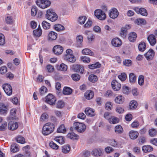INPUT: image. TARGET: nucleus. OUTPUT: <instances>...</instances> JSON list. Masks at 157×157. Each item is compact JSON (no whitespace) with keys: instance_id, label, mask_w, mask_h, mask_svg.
Here are the masks:
<instances>
[{"instance_id":"f257e3e1","label":"nucleus","mask_w":157,"mask_h":157,"mask_svg":"<svg viewBox=\"0 0 157 157\" xmlns=\"http://www.w3.org/2000/svg\"><path fill=\"white\" fill-rule=\"evenodd\" d=\"M54 124L51 123H47L43 126L42 133L44 135H48L52 133L54 130Z\"/></svg>"},{"instance_id":"f03ea898","label":"nucleus","mask_w":157,"mask_h":157,"mask_svg":"<svg viewBox=\"0 0 157 157\" xmlns=\"http://www.w3.org/2000/svg\"><path fill=\"white\" fill-rule=\"evenodd\" d=\"M45 17L52 22H54L57 19L58 17L53 9H49L46 11Z\"/></svg>"},{"instance_id":"7ed1b4c3","label":"nucleus","mask_w":157,"mask_h":157,"mask_svg":"<svg viewBox=\"0 0 157 157\" xmlns=\"http://www.w3.org/2000/svg\"><path fill=\"white\" fill-rule=\"evenodd\" d=\"M73 127L75 130L80 133L84 132L86 128V126L84 124L78 122L74 123Z\"/></svg>"},{"instance_id":"20e7f679","label":"nucleus","mask_w":157,"mask_h":157,"mask_svg":"<svg viewBox=\"0 0 157 157\" xmlns=\"http://www.w3.org/2000/svg\"><path fill=\"white\" fill-rule=\"evenodd\" d=\"M36 3L38 7L43 9L48 7L51 3L50 1H36Z\"/></svg>"},{"instance_id":"39448f33","label":"nucleus","mask_w":157,"mask_h":157,"mask_svg":"<svg viewBox=\"0 0 157 157\" xmlns=\"http://www.w3.org/2000/svg\"><path fill=\"white\" fill-rule=\"evenodd\" d=\"M56 101L55 97L51 94H49L46 97L45 102L50 105H55Z\"/></svg>"},{"instance_id":"423d86ee","label":"nucleus","mask_w":157,"mask_h":157,"mask_svg":"<svg viewBox=\"0 0 157 157\" xmlns=\"http://www.w3.org/2000/svg\"><path fill=\"white\" fill-rule=\"evenodd\" d=\"M94 15L99 20H103L106 18V15L105 12L99 9L96 10L94 11Z\"/></svg>"},{"instance_id":"0eeeda50","label":"nucleus","mask_w":157,"mask_h":157,"mask_svg":"<svg viewBox=\"0 0 157 157\" xmlns=\"http://www.w3.org/2000/svg\"><path fill=\"white\" fill-rule=\"evenodd\" d=\"M118 15V11L115 8H113L109 11V15L111 18L114 19L117 18Z\"/></svg>"},{"instance_id":"6e6552de","label":"nucleus","mask_w":157,"mask_h":157,"mask_svg":"<svg viewBox=\"0 0 157 157\" xmlns=\"http://www.w3.org/2000/svg\"><path fill=\"white\" fill-rule=\"evenodd\" d=\"M2 88L6 94L8 95H11L12 93L11 86L9 84L5 83L2 86Z\"/></svg>"},{"instance_id":"1a4fd4ad","label":"nucleus","mask_w":157,"mask_h":157,"mask_svg":"<svg viewBox=\"0 0 157 157\" xmlns=\"http://www.w3.org/2000/svg\"><path fill=\"white\" fill-rule=\"evenodd\" d=\"M134 10L138 14H140L144 16H146L147 15V10L144 8L135 7Z\"/></svg>"},{"instance_id":"9d476101","label":"nucleus","mask_w":157,"mask_h":157,"mask_svg":"<svg viewBox=\"0 0 157 157\" xmlns=\"http://www.w3.org/2000/svg\"><path fill=\"white\" fill-rule=\"evenodd\" d=\"M155 52L152 49H150L144 54V56L147 60H152L154 56Z\"/></svg>"},{"instance_id":"9b49d317","label":"nucleus","mask_w":157,"mask_h":157,"mask_svg":"<svg viewBox=\"0 0 157 157\" xmlns=\"http://www.w3.org/2000/svg\"><path fill=\"white\" fill-rule=\"evenodd\" d=\"M8 110V106L4 103L0 102V114L5 115L7 113Z\"/></svg>"},{"instance_id":"f8f14e48","label":"nucleus","mask_w":157,"mask_h":157,"mask_svg":"<svg viewBox=\"0 0 157 157\" xmlns=\"http://www.w3.org/2000/svg\"><path fill=\"white\" fill-rule=\"evenodd\" d=\"M53 51L56 55H58L62 53L63 51V48L60 45H56L54 46Z\"/></svg>"},{"instance_id":"ddd939ff","label":"nucleus","mask_w":157,"mask_h":157,"mask_svg":"<svg viewBox=\"0 0 157 157\" xmlns=\"http://www.w3.org/2000/svg\"><path fill=\"white\" fill-rule=\"evenodd\" d=\"M73 69L75 72H79L81 74H83L84 71L83 67L81 65H74L73 67Z\"/></svg>"},{"instance_id":"4468645a","label":"nucleus","mask_w":157,"mask_h":157,"mask_svg":"<svg viewBox=\"0 0 157 157\" xmlns=\"http://www.w3.org/2000/svg\"><path fill=\"white\" fill-rule=\"evenodd\" d=\"M111 85L113 89L115 91L119 90L121 86V84L119 83L116 80H113L112 82Z\"/></svg>"},{"instance_id":"2eb2a0df","label":"nucleus","mask_w":157,"mask_h":157,"mask_svg":"<svg viewBox=\"0 0 157 157\" xmlns=\"http://www.w3.org/2000/svg\"><path fill=\"white\" fill-rule=\"evenodd\" d=\"M147 40L151 46L154 45L156 43L155 36L153 34L150 35L147 37Z\"/></svg>"},{"instance_id":"dca6fc26","label":"nucleus","mask_w":157,"mask_h":157,"mask_svg":"<svg viewBox=\"0 0 157 157\" xmlns=\"http://www.w3.org/2000/svg\"><path fill=\"white\" fill-rule=\"evenodd\" d=\"M86 114L89 117H94L95 115L94 110L93 109L88 107L86 108L85 110Z\"/></svg>"},{"instance_id":"f3484780","label":"nucleus","mask_w":157,"mask_h":157,"mask_svg":"<svg viewBox=\"0 0 157 157\" xmlns=\"http://www.w3.org/2000/svg\"><path fill=\"white\" fill-rule=\"evenodd\" d=\"M129 26L128 25H126L124 27L121 29L120 34L122 38H124L126 37L127 30L129 29Z\"/></svg>"},{"instance_id":"a211bd4d","label":"nucleus","mask_w":157,"mask_h":157,"mask_svg":"<svg viewBox=\"0 0 157 157\" xmlns=\"http://www.w3.org/2000/svg\"><path fill=\"white\" fill-rule=\"evenodd\" d=\"M57 37V33L54 31H51L48 34V39L50 41L55 40Z\"/></svg>"},{"instance_id":"6ab92c4d","label":"nucleus","mask_w":157,"mask_h":157,"mask_svg":"<svg viewBox=\"0 0 157 157\" xmlns=\"http://www.w3.org/2000/svg\"><path fill=\"white\" fill-rule=\"evenodd\" d=\"M18 127V124L17 123L14 121H11L8 124L9 129L14 130L17 129Z\"/></svg>"},{"instance_id":"aec40b11","label":"nucleus","mask_w":157,"mask_h":157,"mask_svg":"<svg viewBox=\"0 0 157 157\" xmlns=\"http://www.w3.org/2000/svg\"><path fill=\"white\" fill-rule=\"evenodd\" d=\"M111 44L113 46L115 47H118L121 44V42L119 38H115L112 39Z\"/></svg>"},{"instance_id":"412c9836","label":"nucleus","mask_w":157,"mask_h":157,"mask_svg":"<svg viewBox=\"0 0 157 157\" xmlns=\"http://www.w3.org/2000/svg\"><path fill=\"white\" fill-rule=\"evenodd\" d=\"M77 43L76 46L78 48H81L82 46V42L83 41V37L82 35H78L76 38Z\"/></svg>"},{"instance_id":"4be33fe9","label":"nucleus","mask_w":157,"mask_h":157,"mask_svg":"<svg viewBox=\"0 0 157 157\" xmlns=\"http://www.w3.org/2000/svg\"><path fill=\"white\" fill-rule=\"evenodd\" d=\"M136 34L135 32H131L128 34V39L131 42H134L136 40Z\"/></svg>"},{"instance_id":"5701e85b","label":"nucleus","mask_w":157,"mask_h":157,"mask_svg":"<svg viewBox=\"0 0 157 157\" xmlns=\"http://www.w3.org/2000/svg\"><path fill=\"white\" fill-rule=\"evenodd\" d=\"M103 150L100 149H97L94 150L92 152V154L96 156H100L102 155L103 153Z\"/></svg>"},{"instance_id":"b1692460","label":"nucleus","mask_w":157,"mask_h":157,"mask_svg":"<svg viewBox=\"0 0 157 157\" xmlns=\"http://www.w3.org/2000/svg\"><path fill=\"white\" fill-rule=\"evenodd\" d=\"M139 133L137 131L132 130L129 132V136L131 139L135 140L138 136Z\"/></svg>"},{"instance_id":"393cba45","label":"nucleus","mask_w":157,"mask_h":157,"mask_svg":"<svg viewBox=\"0 0 157 157\" xmlns=\"http://www.w3.org/2000/svg\"><path fill=\"white\" fill-rule=\"evenodd\" d=\"M85 98L88 100L92 99L94 96L93 92L90 90H87L84 94Z\"/></svg>"},{"instance_id":"a878e982","label":"nucleus","mask_w":157,"mask_h":157,"mask_svg":"<svg viewBox=\"0 0 157 157\" xmlns=\"http://www.w3.org/2000/svg\"><path fill=\"white\" fill-rule=\"evenodd\" d=\"M33 33L34 36L36 37H40L41 36L42 33V31L40 25H39L37 29L34 30L33 31Z\"/></svg>"},{"instance_id":"bb28decb","label":"nucleus","mask_w":157,"mask_h":157,"mask_svg":"<svg viewBox=\"0 0 157 157\" xmlns=\"http://www.w3.org/2000/svg\"><path fill=\"white\" fill-rule=\"evenodd\" d=\"M115 102L117 104H122L124 101V98L121 95L116 97L115 99Z\"/></svg>"},{"instance_id":"cd10ccee","label":"nucleus","mask_w":157,"mask_h":157,"mask_svg":"<svg viewBox=\"0 0 157 157\" xmlns=\"http://www.w3.org/2000/svg\"><path fill=\"white\" fill-rule=\"evenodd\" d=\"M142 149L143 151L145 153L149 152L152 151L153 148L150 145H147L142 147Z\"/></svg>"},{"instance_id":"c85d7f7f","label":"nucleus","mask_w":157,"mask_h":157,"mask_svg":"<svg viewBox=\"0 0 157 157\" xmlns=\"http://www.w3.org/2000/svg\"><path fill=\"white\" fill-rule=\"evenodd\" d=\"M68 138L73 140H77L78 138V136L73 132L69 133L67 135Z\"/></svg>"},{"instance_id":"c756f323","label":"nucleus","mask_w":157,"mask_h":157,"mask_svg":"<svg viewBox=\"0 0 157 157\" xmlns=\"http://www.w3.org/2000/svg\"><path fill=\"white\" fill-rule=\"evenodd\" d=\"M82 53L83 55H89L93 56L94 54L90 49L88 48H85L82 50Z\"/></svg>"},{"instance_id":"7c9ffc66","label":"nucleus","mask_w":157,"mask_h":157,"mask_svg":"<svg viewBox=\"0 0 157 157\" xmlns=\"http://www.w3.org/2000/svg\"><path fill=\"white\" fill-rule=\"evenodd\" d=\"M72 93V90L69 87H64L63 90V93L66 95L71 94Z\"/></svg>"},{"instance_id":"2f4dec72","label":"nucleus","mask_w":157,"mask_h":157,"mask_svg":"<svg viewBox=\"0 0 157 157\" xmlns=\"http://www.w3.org/2000/svg\"><path fill=\"white\" fill-rule=\"evenodd\" d=\"M64 59L71 63L75 62L76 60V58L73 54L69 56V57H65Z\"/></svg>"},{"instance_id":"473e14b6","label":"nucleus","mask_w":157,"mask_h":157,"mask_svg":"<svg viewBox=\"0 0 157 157\" xmlns=\"http://www.w3.org/2000/svg\"><path fill=\"white\" fill-rule=\"evenodd\" d=\"M11 151L13 153L16 152L19 150V148L16 144H12L11 146Z\"/></svg>"},{"instance_id":"72a5a7b5","label":"nucleus","mask_w":157,"mask_h":157,"mask_svg":"<svg viewBox=\"0 0 157 157\" xmlns=\"http://www.w3.org/2000/svg\"><path fill=\"white\" fill-rule=\"evenodd\" d=\"M87 17L86 16H81L79 17L78 19V22L80 25H83L84 24Z\"/></svg>"},{"instance_id":"f704fd0d","label":"nucleus","mask_w":157,"mask_h":157,"mask_svg":"<svg viewBox=\"0 0 157 157\" xmlns=\"http://www.w3.org/2000/svg\"><path fill=\"white\" fill-rule=\"evenodd\" d=\"M71 147L69 145L63 146L62 147V151L64 154L68 153L70 151Z\"/></svg>"},{"instance_id":"c9c22d12","label":"nucleus","mask_w":157,"mask_h":157,"mask_svg":"<svg viewBox=\"0 0 157 157\" xmlns=\"http://www.w3.org/2000/svg\"><path fill=\"white\" fill-rule=\"evenodd\" d=\"M54 140L60 144H63L64 143L63 137L62 136H57L55 138Z\"/></svg>"},{"instance_id":"e433bc0d","label":"nucleus","mask_w":157,"mask_h":157,"mask_svg":"<svg viewBox=\"0 0 157 157\" xmlns=\"http://www.w3.org/2000/svg\"><path fill=\"white\" fill-rule=\"evenodd\" d=\"M109 121L110 123L114 124L118 123L119 121V120L117 118L112 116L109 118Z\"/></svg>"},{"instance_id":"4c0bfd02","label":"nucleus","mask_w":157,"mask_h":157,"mask_svg":"<svg viewBox=\"0 0 157 157\" xmlns=\"http://www.w3.org/2000/svg\"><path fill=\"white\" fill-rule=\"evenodd\" d=\"M101 66V64L99 62H97L94 64L88 65V67L90 69H94L95 68L100 67Z\"/></svg>"},{"instance_id":"58836bf2","label":"nucleus","mask_w":157,"mask_h":157,"mask_svg":"<svg viewBox=\"0 0 157 157\" xmlns=\"http://www.w3.org/2000/svg\"><path fill=\"white\" fill-rule=\"evenodd\" d=\"M54 29L57 31H60L64 29V27L62 25L59 24H56L54 26Z\"/></svg>"},{"instance_id":"ea45409f","label":"nucleus","mask_w":157,"mask_h":157,"mask_svg":"<svg viewBox=\"0 0 157 157\" xmlns=\"http://www.w3.org/2000/svg\"><path fill=\"white\" fill-rule=\"evenodd\" d=\"M115 131L117 134H120L123 131V128L121 125H117L115 127Z\"/></svg>"},{"instance_id":"a19ab883","label":"nucleus","mask_w":157,"mask_h":157,"mask_svg":"<svg viewBox=\"0 0 157 157\" xmlns=\"http://www.w3.org/2000/svg\"><path fill=\"white\" fill-rule=\"evenodd\" d=\"M129 81L131 82H135L136 80V78L135 74L132 73H131L129 75Z\"/></svg>"},{"instance_id":"79ce46f5","label":"nucleus","mask_w":157,"mask_h":157,"mask_svg":"<svg viewBox=\"0 0 157 157\" xmlns=\"http://www.w3.org/2000/svg\"><path fill=\"white\" fill-rule=\"evenodd\" d=\"M138 47L140 51L144 52L146 49V44L144 42H141L139 44Z\"/></svg>"},{"instance_id":"37998d69","label":"nucleus","mask_w":157,"mask_h":157,"mask_svg":"<svg viewBox=\"0 0 157 157\" xmlns=\"http://www.w3.org/2000/svg\"><path fill=\"white\" fill-rule=\"evenodd\" d=\"M66 131L65 126L63 124L61 125L57 129V132L59 133H64Z\"/></svg>"},{"instance_id":"c03bdc74","label":"nucleus","mask_w":157,"mask_h":157,"mask_svg":"<svg viewBox=\"0 0 157 157\" xmlns=\"http://www.w3.org/2000/svg\"><path fill=\"white\" fill-rule=\"evenodd\" d=\"M137 102L135 101H130L129 107L131 109H134L137 107Z\"/></svg>"},{"instance_id":"a18cd8bd","label":"nucleus","mask_w":157,"mask_h":157,"mask_svg":"<svg viewBox=\"0 0 157 157\" xmlns=\"http://www.w3.org/2000/svg\"><path fill=\"white\" fill-rule=\"evenodd\" d=\"M42 25L43 28L45 29H48L50 28V24L46 21H43L42 22Z\"/></svg>"},{"instance_id":"49530a36","label":"nucleus","mask_w":157,"mask_h":157,"mask_svg":"<svg viewBox=\"0 0 157 157\" xmlns=\"http://www.w3.org/2000/svg\"><path fill=\"white\" fill-rule=\"evenodd\" d=\"M64 103L63 101H58L56 104V107L58 109H61L64 106Z\"/></svg>"},{"instance_id":"de8ad7c7","label":"nucleus","mask_w":157,"mask_h":157,"mask_svg":"<svg viewBox=\"0 0 157 157\" xmlns=\"http://www.w3.org/2000/svg\"><path fill=\"white\" fill-rule=\"evenodd\" d=\"M38 9L35 6L32 7L31 9V15L32 16H35L36 14Z\"/></svg>"},{"instance_id":"09e8293b","label":"nucleus","mask_w":157,"mask_h":157,"mask_svg":"<svg viewBox=\"0 0 157 157\" xmlns=\"http://www.w3.org/2000/svg\"><path fill=\"white\" fill-rule=\"evenodd\" d=\"M144 76L143 75H140L138 77V83L141 86H143L144 84Z\"/></svg>"},{"instance_id":"8fccbe9b","label":"nucleus","mask_w":157,"mask_h":157,"mask_svg":"<svg viewBox=\"0 0 157 157\" xmlns=\"http://www.w3.org/2000/svg\"><path fill=\"white\" fill-rule=\"evenodd\" d=\"M89 80L92 82H94L98 80V78L96 76L94 75H91L89 77Z\"/></svg>"},{"instance_id":"3c124183","label":"nucleus","mask_w":157,"mask_h":157,"mask_svg":"<svg viewBox=\"0 0 157 157\" xmlns=\"http://www.w3.org/2000/svg\"><path fill=\"white\" fill-rule=\"evenodd\" d=\"M71 77L72 79L75 81H78L80 78V76L78 74H74L72 75Z\"/></svg>"},{"instance_id":"603ef678","label":"nucleus","mask_w":157,"mask_h":157,"mask_svg":"<svg viewBox=\"0 0 157 157\" xmlns=\"http://www.w3.org/2000/svg\"><path fill=\"white\" fill-rule=\"evenodd\" d=\"M67 66L63 63H62L60 65L58 69L61 71H65L67 70Z\"/></svg>"},{"instance_id":"864d4df0","label":"nucleus","mask_w":157,"mask_h":157,"mask_svg":"<svg viewBox=\"0 0 157 157\" xmlns=\"http://www.w3.org/2000/svg\"><path fill=\"white\" fill-rule=\"evenodd\" d=\"M149 134L151 137L155 136L157 134V131L154 128H151L149 130Z\"/></svg>"},{"instance_id":"5fc2aeb1","label":"nucleus","mask_w":157,"mask_h":157,"mask_svg":"<svg viewBox=\"0 0 157 157\" xmlns=\"http://www.w3.org/2000/svg\"><path fill=\"white\" fill-rule=\"evenodd\" d=\"M48 114L46 113H43L41 115L40 121H45L46 119H48Z\"/></svg>"},{"instance_id":"6e6d98bb","label":"nucleus","mask_w":157,"mask_h":157,"mask_svg":"<svg viewBox=\"0 0 157 157\" xmlns=\"http://www.w3.org/2000/svg\"><path fill=\"white\" fill-rule=\"evenodd\" d=\"M66 53L63 56V57L64 59L65 57H69V56L73 54L72 50L71 49H67L66 51Z\"/></svg>"},{"instance_id":"4d7b16f0","label":"nucleus","mask_w":157,"mask_h":157,"mask_svg":"<svg viewBox=\"0 0 157 157\" xmlns=\"http://www.w3.org/2000/svg\"><path fill=\"white\" fill-rule=\"evenodd\" d=\"M49 146L51 148L55 150L58 149L59 147V146L53 141L50 143Z\"/></svg>"},{"instance_id":"13d9d810","label":"nucleus","mask_w":157,"mask_h":157,"mask_svg":"<svg viewBox=\"0 0 157 157\" xmlns=\"http://www.w3.org/2000/svg\"><path fill=\"white\" fill-rule=\"evenodd\" d=\"M132 63V61L129 59H125L123 62V65L127 67L131 66Z\"/></svg>"},{"instance_id":"bf43d9fd","label":"nucleus","mask_w":157,"mask_h":157,"mask_svg":"<svg viewBox=\"0 0 157 157\" xmlns=\"http://www.w3.org/2000/svg\"><path fill=\"white\" fill-rule=\"evenodd\" d=\"M105 107L107 110H111L113 107L112 103L110 102H107L105 103Z\"/></svg>"},{"instance_id":"052dcab7","label":"nucleus","mask_w":157,"mask_h":157,"mask_svg":"<svg viewBox=\"0 0 157 157\" xmlns=\"http://www.w3.org/2000/svg\"><path fill=\"white\" fill-rule=\"evenodd\" d=\"M5 43V39L4 35L0 33V45H3Z\"/></svg>"},{"instance_id":"680f3d73","label":"nucleus","mask_w":157,"mask_h":157,"mask_svg":"<svg viewBox=\"0 0 157 157\" xmlns=\"http://www.w3.org/2000/svg\"><path fill=\"white\" fill-rule=\"evenodd\" d=\"M16 141L17 142L23 144L25 143V139L22 136H18L16 139Z\"/></svg>"},{"instance_id":"e2e57ef3","label":"nucleus","mask_w":157,"mask_h":157,"mask_svg":"<svg viewBox=\"0 0 157 157\" xmlns=\"http://www.w3.org/2000/svg\"><path fill=\"white\" fill-rule=\"evenodd\" d=\"M118 78L122 81H124L127 78L126 75L125 73H122L118 76Z\"/></svg>"},{"instance_id":"0e129e2a","label":"nucleus","mask_w":157,"mask_h":157,"mask_svg":"<svg viewBox=\"0 0 157 157\" xmlns=\"http://www.w3.org/2000/svg\"><path fill=\"white\" fill-rule=\"evenodd\" d=\"M5 21L6 23L8 24H11L13 22V19L12 17L7 16L5 18Z\"/></svg>"},{"instance_id":"69168bd1","label":"nucleus","mask_w":157,"mask_h":157,"mask_svg":"<svg viewBox=\"0 0 157 157\" xmlns=\"http://www.w3.org/2000/svg\"><path fill=\"white\" fill-rule=\"evenodd\" d=\"M92 24V21L89 19L87 22L83 26L84 28H89L91 26Z\"/></svg>"},{"instance_id":"338daca9","label":"nucleus","mask_w":157,"mask_h":157,"mask_svg":"<svg viewBox=\"0 0 157 157\" xmlns=\"http://www.w3.org/2000/svg\"><path fill=\"white\" fill-rule=\"evenodd\" d=\"M47 90V88L45 86H43L40 89V93L41 95H42L46 93Z\"/></svg>"},{"instance_id":"774afa93","label":"nucleus","mask_w":157,"mask_h":157,"mask_svg":"<svg viewBox=\"0 0 157 157\" xmlns=\"http://www.w3.org/2000/svg\"><path fill=\"white\" fill-rule=\"evenodd\" d=\"M122 92L125 94H128L130 92V90L128 87L124 86L122 87Z\"/></svg>"}]
</instances>
